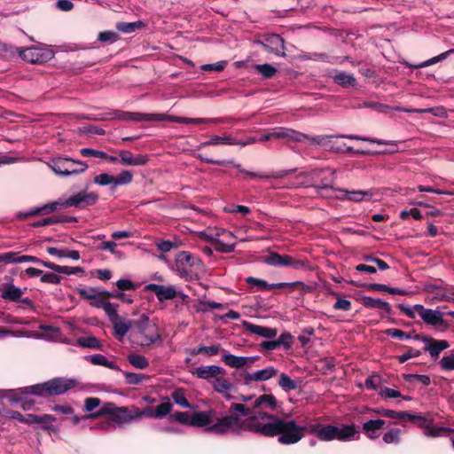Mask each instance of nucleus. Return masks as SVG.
Segmentation results:
<instances>
[{"label":"nucleus","instance_id":"6","mask_svg":"<svg viewBox=\"0 0 454 454\" xmlns=\"http://www.w3.org/2000/svg\"><path fill=\"white\" fill-rule=\"evenodd\" d=\"M296 178L298 183L294 186H311L317 190V194L323 195L324 191L333 189L335 176L331 168H318L309 173H300Z\"/></svg>","mask_w":454,"mask_h":454},{"label":"nucleus","instance_id":"19","mask_svg":"<svg viewBox=\"0 0 454 454\" xmlns=\"http://www.w3.org/2000/svg\"><path fill=\"white\" fill-rule=\"evenodd\" d=\"M385 425L386 421L384 419H370L363 423L362 430L369 439L375 440L380 437Z\"/></svg>","mask_w":454,"mask_h":454},{"label":"nucleus","instance_id":"27","mask_svg":"<svg viewBox=\"0 0 454 454\" xmlns=\"http://www.w3.org/2000/svg\"><path fill=\"white\" fill-rule=\"evenodd\" d=\"M243 325L247 332L267 339H274L278 334L275 328L257 325L249 322H244Z\"/></svg>","mask_w":454,"mask_h":454},{"label":"nucleus","instance_id":"40","mask_svg":"<svg viewBox=\"0 0 454 454\" xmlns=\"http://www.w3.org/2000/svg\"><path fill=\"white\" fill-rule=\"evenodd\" d=\"M432 423L433 422H429L427 424V426L425 427V429H424V435L425 436L432 437V438L439 437V436L442 435V433L450 431V429L448 428V427H433Z\"/></svg>","mask_w":454,"mask_h":454},{"label":"nucleus","instance_id":"36","mask_svg":"<svg viewBox=\"0 0 454 454\" xmlns=\"http://www.w3.org/2000/svg\"><path fill=\"white\" fill-rule=\"evenodd\" d=\"M77 344L82 348H90L94 349H102L103 347L100 340L92 335L78 338Z\"/></svg>","mask_w":454,"mask_h":454},{"label":"nucleus","instance_id":"28","mask_svg":"<svg viewBox=\"0 0 454 454\" xmlns=\"http://www.w3.org/2000/svg\"><path fill=\"white\" fill-rule=\"evenodd\" d=\"M64 200H59L58 201H54L52 203H50V204H46L41 207H35L34 209H31L26 213H19L17 215V216L19 218H27V217H30V216H34L35 215H39V214H49V213H51V212H54L58 206H61L62 207V202H63Z\"/></svg>","mask_w":454,"mask_h":454},{"label":"nucleus","instance_id":"8","mask_svg":"<svg viewBox=\"0 0 454 454\" xmlns=\"http://www.w3.org/2000/svg\"><path fill=\"white\" fill-rule=\"evenodd\" d=\"M358 430L354 425H344L336 427L332 425H321L317 438L321 441L330 442L333 440L350 441L356 439Z\"/></svg>","mask_w":454,"mask_h":454},{"label":"nucleus","instance_id":"60","mask_svg":"<svg viewBox=\"0 0 454 454\" xmlns=\"http://www.w3.org/2000/svg\"><path fill=\"white\" fill-rule=\"evenodd\" d=\"M119 39V35L112 30L103 31L98 34V40L102 43H113Z\"/></svg>","mask_w":454,"mask_h":454},{"label":"nucleus","instance_id":"58","mask_svg":"<svg viewBox=\"0 0 454 454\" xmlns=\"http://www.w3.org/2000/svg\"><path fill=\"white\" fill-rule=\"evenodd\" d=\"M118 304L111 303L106 301L105 305L102 307L104 311L108 315L111 323L115 320V317H119L118 315Z\"/></svg>","mask_w":454,"mask_h":454},{"label":"nucleus","instance_id":"53","mask_svg":"<svg viewBox=\"0 0 454 454\" xmlns=\"http://www.w3.org/2000/svg\"><path fill=\"white\" fill-rule=\"evenodd\" d=\"M407 420H410L411 422H414L417 424L419 427H422L425 429V427L427 426L429 422H433L432 419H428L427 417L421 416V415H415L408 413V416L406 417Z\"/></svg>","mask_w":454,"mask_h":454},{"label":"nucleus","instance_id":"11","mask_svg":"<svg viewBox=\"0 0 454 454\" xmlns=\"http://www.w3.org/2000/svg\"><path fill=\"white\" fill-rule=\"evenodd\" d=\"M19 55L22 59L30 63H39L45 60L43 53L40 49L29 47L26 49H19L17 51L12 46L2 44V59H12Z\"/></svg>","mask_w":454,"mask_h":454},{"label":"nucleus","instance_id":"35","mask_svg":"<svg viewBox=\"0 0 454 454\" xmlns=\"http://www.w3.org/2000/svg\"><path fill=\"white\" fill-rule=\"evenodd\" d=\"M333 81L335 83L345 88L354 87L356 85L355 77L352 74L344 72L336 74L333 76Z\"/></svg>","mask_w":454,"mask_h":454},{"label":"nucleus","instance_id":"57","mask_svg":"<svg viewBox=\"0 0 454 454\" xmlns=\"http://www.w3.org/2000/svg\"><path fill=\"white\" fill-rule=\"evenodd\" d=\"M126 383L129 385H137L143 382L147 377L144 374L134 372H124Z\"/></svg>","mask_w":454,"mask_h":454},{"label":"nucleus","instance_id":"43","mask_svg":"<svg viewBox=\"0 0 454 454\" xmlns=\"http://www.w3.org/2000/svg\"><path fill=\"white\" fill-rule=\"evenodd\" d=\"M254 67L259 74L267 79L272 78L277 73V69L269 64L254 65Z\"/></svg>","mask_w":454,"mask_h":454},{"label":"nucleus","instance_id":"34","mask_svg":"<svg viewBox=\"0 0 454 454\" xmlns=\"http://www.w3.org/2000/svg\"><path fill=\"white\" fill-rule=\"evenodd\" d=\"M44 267L51 269L58 273H63L67 275H74L80 272H83V269L81 267H67V266H60L55 264L53 262H46L44 263Z\"/></svg>","mask_w":454,"mask_h":454},{"label":"nucleus","instance_id":"33","mask_svg":"<svg viewBox=\"0 0 454 454\" xmlns=\"http://www.w3.org/2000/svg\"><path fill=\"white\" fill-rule=\"evenodd\" d=\"M278 404L276 397L272 395H262L257 397L254 403V408L268 407L275 410Z\"/></svg>","mask_w":454,"mask_h":454},{"label":"nucleus","instance_id":"15","mask_svg":"<svg viewBox=\"0 0 454 454\" xmlns=\"http://www.w3.org/2000/svg\"><path fill=\"white\" fill-rule=\"evenodd\" d=\"M278 371L273 366H268L254 372H246L243 376L244 384L250 385L252 382H262L276 377Z\"/></svg>","mask_w":454,"mask_h":454},{"label":"nucleus","instance_id":"59","mask_svg":"<svg viewBox=\"0 0 454 454\" xmlns=\"http://www.w3.org/2000/svg\"><path fill=\"white\" fill-rule=\"evenodd\" d=\"M226 60H220L214 64H205L200 67L201 70L206 72H221L223 71L226 66H227Z\"/></svg>","mask_w":454,"mask_h":454},{"label":"nucleus","instance_id":"55","mask_svg":"<svg viewBox=\"0 0 454 454\" xmlns=\"http://www.w3.org/2000/svg\"><path fill=\"white\" fill-rule=\"evenodd\" d=\"M99 290L94 287H79L76 289L77 294L88 301L95 300V295Z\"/></svg>","mask_w":454,"mask_h":454},{"label":"nucleus","instance_id":"1","mask_svg":"<svg viewBox=\"0 0 454 454\" xmlns=\"http://www.w3.org/2000/svg\"><path fill=\"white\" fill-rule=\"evenodd\" d=\"M245 432H251L267 437L278 436L284 445L297 443L303 438L302 428L294 419H285L264 411H253L246 418Z\"/></svg>","mask_w":454,"mask_h":454},{"label":"nucleus","instance_id":"32","mask_svg":"<svg viewBox=\"0 0 454 454\" xmlns=\"http://www.w3.org/2000/svg\"><path fill=\"white\" fill-rule=\"evenodd\" d=\"M282 267H290L294 270H306L309 268V262L287 254H283Z\"/></svg>","mask_w":454,"mask_h":454},{"label":"nucleus","instance_id":"62","mask_svg":"<svg viewBox=\"0 0 454 454\" xmlns=\"http://www.w3.org/2000/svg\"><path fill=\"white\" fill-rule=\"evenodd\" d=\"M2 262L4 263H20L21 255L16 252H7L2 254Z\"/></svg>","mask_w":454,"mask_h":454},{"label":"nucleus","instance_id":"14","mask_svg":"<svg viewBox=\"0 0 454 454\" xmlns=\"http://www.w3.org/2000/svg\"><path fill=\"white\" fill-rule=\"evenodd\" d=\"M285 138L288 141L294 142H305L309 141L311 143H315L317 145H328L333 137L331 136H317V137H309L301 132L296 131L292 129H287L286 132Z\"/></svg>","mask_w":454,"mask_h":454},{"label":"nucleus","instance_id":"4","mask_svg":"<svg viewBox=\"0 0 454 454\" xmlns=\"http://www.w3.org/2000/svg\"><path fill=\"white\" fill-rule=\"evenodd\" d=\"M120 117L123 120L132 121H172L184 124H215L221 122L220 119L217 118H186L172 116L167 114H142V113H131L124 112Z\"/></svg>","mask_w":454,"mask_h":454},{"label":"nucleus","instance_id":"17","mask_svg":"<svg viewBox=\"0 0 454 454\" xmlns=\"http://www.w3.org/2000/svg\"><path fill=\"white\" fill-rule=\"evenodd\" d=\"M135 406L117 407L110 421L119 426H123L136 420Z\"/></svg>","mask_w":454,"mask_h":454},{"label":"nucleus","instance_id":"54","mask_svg":"<svg viewBox=\"0 0 454 454\" xmlns=\"http://www.w3.org/2000/svg\"><path fill=\"white\" fill-rule=\"evenodd\" d=\"M140 27V22H119L116 24V28L125 34L131 33Z\"/></svg>","mask_w":454,"mask_h":454},{"label":"nucleus","instance_id":"61","mask_svg":"<svg viewBox=\"0 0 454 454\" xmlns=\"http://www.w3.org/2000/svg\"><path fill=\"white\" fill-rule=\"evenodd\" d=\"M236 244H225L220 239L215 240L214 249L220 253H231L235 250Z\"/></svg>","mask_w":454,"mask_h":454},{"label":"nucleus","instance_id":"3","mask_svg":"<svg viewBox=\"0 0 454 454\" xmlns=\"http://www.w3.org/2000/svg\"><path fill=\"white\" fill-rule=\"evenodd\" d=\"M129 338L133 344L141 347H151L162 343V337L157 326L150 324L149 317L145 314L134 322Z\"/></svg>","mask_w":454,"mask_h":454},{"label":"nucleus","instance_id":"56","mask_svg":"<svg viewBox=\"0 0 454 454\" xmlns=\"http://www.w3.org/2000/svg\"><path fill=\"white\" fill-rule=\"evenodd\" d=\"M107 291H98V294L95 295V300H90V304L95 308H100L105 305V303L107 301Z\"/></svg>","mask_w":454,"mask_h":454},{"label":"nucleus","instance_id":"23","mask_svg":"<svg viewBox=\"0 0 454 454\" xmlns=\"http://www.w3.org/2000/svg\"><path fill=\"white\" fill-rule=\"evenodd\" d=\"M339 192L340 195L338 196L340 200H348L353 202H361L364 200H370L372 198V192L370 191H347L344 189H340Z\"/></svg>","mask_w":454,"mask_h":454},{"label":"nucleus","instance_id":"48","mask_svg":"<svg viewBox=\"0 0 454 454\" xmlns=\"http://www.w3.org/2000/svg\"><path fill=\"white\" fill-rule=\"evenodd\" d=\"M116 409L117 407L113 403H106L99 409L98 412L91 414L90 418L95 419L99 416L109 415L110 419H112Z\"/></svg>","mask_w":454,"mask_h":454},{"label":"nucleus","instance_id":"47","mask_svg":"<svg viewBox=\"0 0 454 454\" xmlns=\"http://www.w3.org/2000/svg\"><path fill=\"white\" fill-rule=\"evenodd\" d=\"M171 398L179 406H181L183 408H191V404L188 402V400L186 399V397L184 394V391L182 389H177V390L174 391L171 394Z\"/></svg>","mask_w":454,"mask_h":454},{"label":"nucleus","instance_id":"20","mask_svg":"<svg viewBox=\"0 0 454 454\" xmlns=\"http://www.w3.org/2000/svg\"><path fill=\"white\" fill-rule=\"evenodd\" d=\"M223 361L231 368L239 369L245 365L253 364L256 356H237L223 350Z\"/></svg>","mask_w":454,"mask_h":454},{"label":"nucleus","instance_id":"42","mask_svg":"<svg viewBox=\"0 0 454 454\" xmlns=\"http://www.w3.org/2000/svg\"><path fill=\"white\" fill-rule=\"evenodd\" d=\"M133 174L129 170H122L117 176H114V189L119 185H125L131 183Z\"/></svg>","mask_w":454,"mask_h":454},{"label":"nucleus","instance_id":"45","mask_svg":"<svg viewBox=\"0 0 454 454\" xmlns=\"http://www.w3.org/2000/svg\"><path fill=\"white\" fill-rule=\"evenodd\" d=\"M262 262L270 266L282 267L283 254L270 252L263 258Z\"/></svg>","mask_w":454,"mask_h":454},{"label":"nucleus","instance_id":"10","mask_svg":"<svg viewBox=\"0 0 454 454\" xmlns=\"http://www.w3.org/2000/svg\"><path fill=\"white\" fill-rule=\"evenodd\" d=\"M50 167L54 173L64 176L80 174L88 168L86 163L70 158L54 159Z\"/></svg>","mask_w":454,"mask_h":454},{"label":"nucleus","instance_id":"51","mask_svg":"<svg viewBox=\"0 0 454 454\" xmlns=\"http://www.w3.org/2000/svg\"><path fill=\"white\" fill-rule=\"evenodd\" d=\"M246 282L252 286H256L258 290L270 291V284L267 283L263 279L254 277H248L246 278Z\"/></svg>","mask_w":454,"mask_h":454},{"label":"nucleus","instance_id":"29","mask_svg":"<svg viewBox=\"0 0 454 454\" xmlns=\"http://www.w3.org/2000/svg\"><path fill=\"white\" fill-rule=\"evenodd\" d=\"M238 144H239V141H237V139H235L234 137H232L231 136L220 137V136L215 135V136H212L209 140L203 142L200 147L202 148V147L210 146V145L216 146V145H238Z\"/></svg>","mask_w":454,"mask_h":454},{"label":"nucleus","instance_id":"7","mask_svg":"<svg viewBox=\"0 0 454 454\" xmlns=\"http://www.w3.org/2000/svg\"><path fill=\"white\" fill-rule=\"evenodd\" d=\"M202 268L201 261L189 252L181 251L176 255L175 269L178 276L185 280L198 278V270Z\"/></svg>","mask_w":454,"mask_h":454},{"label":"nucleus","instance_id":"64","mask_svg":"<svg viewBox=\"0 0 454 454\" xmlns=\"http://www.w3.org/2000/svg\"><path fill=\"white\" fill-rule=\"evenodd\" d=\"M440 364L443 370H446V371L454 370V353L444 356L441 359Z\"/></svg>","mask_w":454,"mask_h":454},{"label":"nucleus","instance_id":"37","mask_svg":"<svg viewBox=\"0 0 454 454\" xmlns=\"http://www.w3.org/2000/svg\"><path fill=\"white\" fill-rule=\"evenodd\" d=\"M128 361L132 366H134L135 368H137V369L142 370V369H145L149 366L148 359L145 356H142L139 354H135V353L129 354L128 356Z\"/></svg>","mask_w":454,"mask_h":454},{"label":"nucleus","instance_id":"41","mask_svg":"<svg viewBox=\"0 0 454 454\" xmlns=\"http://www.w3.org/2000/svg\"><path fill=\"white\" fill-rule=\"evenodd\" d=\"M94 183L101 186L111 185V189L114 190V176L107 173L96 176L94 177Z\"/></svg>","mask_w":454,"mask_h":454},{"label":"nucleus","instance_id":"22","mask_svg":"<svg viewBox=\"0 0 454 454\" xmlns=\"http://www.w3.org/2000/svg\"><path fill=\"white\" fill-rule=\"evenodd\" d=\"M192 373L200 379L208 380L212 378L215 380L220 375H223L225 370L218 365H207L196 368Z\"/></svg>","mask_w":454,"mask_h":454},{"label":"nucleus","instance_id":"44","mask_svg":"<svg viewBox=\"0 0 454 454\" xmlns=\"http://www.w3.org/2000/svg\"><path fill=\"white\" fill-rule=\"evenodd\" d=\"M414 112L417 113H428L433 114L434 116L440 117V118H447L448 113L447 110L443 106H435L431 108H421V109H416Z\"/></svg>","mask_w":454,"mask_h":454},{"label":"nucleus","instance_id":"50","mask_svg":"<svg viewBox=\"0 0 454 454\" xmlns=\"http://www.w3.org/2000/svg\"><path fill=\"white\" fill-rule=\"evenodd\" d=\"M170 419L182 425L192 426V416L185 411H176L170 415Z\"/></svg>","mask_w":454,"mask_h":454},{"label":"nucleus","instance_id":"21","mask_svg":"<svg viewBox=\"0 0 454 454\" xmlns=\"http://www.w3.org/2000/svg\"><path fill=\"white\" fill-rule=\"evenodd\" d=\"M200 158L202 159L204 161H206L207 163H211V164H216V165H219V166L231 165L234 168H238L239 173H242V174L246 175L247 177L260 178V179H269V178H270V176H268V175H262V174H259V173H255V172L247 171V170L242 168L239 164H236V163H234L231 160H213V159H209V158H202L201 156H200Z\"/></svg>","mask_w":454,"mask_h":454},{"label":"nucleus","instance_id":"13","mask_svg":"<svg viewBox=\"0 0 454 454\" xmlns=\"http://www.w3.org/2000/svg\"><path fill=\"white\" fill-rule=\"evenodd\" d=\"M27 288H20L13 284H6L2 288V299L20 302L27 307H33V301L28 297H23Z\"/></svg>","mask_w":454,"mask_h":454},{"label":"nucleus","instance_id":"5","mask_svg":"<svg viewBox=\"0 0 454 454\" xmlns=\"http://www.w3.org/2000/svg\"><path fill=\"white\" fill-rule=\"evenodd\" d=\"M77 385L74 379L54 378L41 384L20 388L24 395H34L40 397L60 395Z\"/></svg>","mask_w":454,"mask_h":454},{"label":"nucleus","instance_id":"26","mask_svg":"<svg viewBox=\"0 0 454 454\" xmlns=\"http://www.w3.org/2000/svg\"><path fill=\"white\" fill-rule=\"evenodd\" d=\"M423 340L427 344L425 350L427 351L433 358H438L442 351L450 347L445 340H434L433 338H424Z\"/></svg>","mask_w":454,"mask_h":454},{"label":"nucleus","instance_id":"46","mask_svg":"<svg viewBox=\"0 0 454 454\" xmlns=\"http://www.w3.org/2000/svg\"><path fill=\"white\" fill-rule=\"evenodd\" d=\"M220 351H223L220 345H212V346H201L193 351V354H205L208 356H215Z\"/></svg>","mask_w":454,"mask_h":454},{"label":"nucleus","instance_id":"31","mask_svg":"<svg viewBox=\"0 0 454 454\" xmlns=\"http://www.w3.org/2000/svg\"><path fill=\"white\" fill-rule=\"evenodd\" d=\"M86 359L93 364L102 365L112 370H120L118 365L114 362L108 360L104 355L96 354L86 356Z\"/></svg>","mask_w":454,"mask_h":454},{"label":"nucleus","instance_id":"24","mask_svg":"<svg viewBox=\"0 0 454 454\" xmlns=\"http://www.w3.org/2000/svg\"><path fill=\"white\" fill-rule=\"evenodd\" d=\"M136 320H126L121 317H115L112 322L114 330V336L118 340L121 341L128 332L133 329V324Z\"/></svg>","mask_w":454,"mask_h":454},{"label":"nucleus","instance_id":"38","mask_svg":"<svg viewBox=\"0 0 454 454\" xmlns=\"http://www.w3.org/2000/svg\"><path fill=\"white\" fill-rule=\"evenodd\" d=\"M278 386L285 391L289 392L297 388V382L292 380L287 374L281 373L278 379Z\"/></svg>","mask_w":454,"mask_h":454},{"label":"nucleus","instance_id":"18","mask_svg":"<svg viewBox=\"0 0 454 454\" xmlns=\"http://www.w3.org/2000/svg\"><path fill=\"white\" fill-rule=\"evenodd\" d=\"M259 43L269 52L278 55L284 54V40L278 35H268L264 37V40L259 42Z\"/></svg>","mask_w":454,"mask_h":454},{"label":"nucleus","instance_id":"39","mask_svg":"<svg viewBox=\"0 0 454 454\" xmlns=\"http://www.w3.org/2000/svg\"><path fill=\"white\" fill-rule=\"evenodd\" d=\"M284 287L288 288V290L290 292L293 291L294 288H299L302 291L309 289V287L303 282L295 281V282H291V283L282 282V283L270 284V290L279 289V288H284Z\"/></svg>","mask_w":454,"mask_h":454},{"label":"nucleus","instance_id":"2","mask_svg":"<svg viewBox=\"0 0 454 454\" xmlns=\"http://www.w3.org/2000/svg\"><path fill=\"white\" fill-rule=\"evenodd\" d=\"M249 414V407L242 403H231L229 413L220 418L216 417L215 410H207L194 412L192 415V427H205L207 432L216 434L245 433L247 415Z\"/></svg>","mask_w":454,"mask_h":454},{"label":"nucleus","instance_id":"63","mask_svg":"<svg viewBox=\"0 0 454 454\" xmlns=\"http://www.w3.org/2000/svg\"><path fill=\"white\" fill-rule=\"evenodd\" d=\"M80 153L83 157L107 158V154L105 152L91 148H82L80 150Z\"/></svg>","mask_w":454,"mask_h":454},{"label":"nucleus","instance_id":"49","mask_svg":"<svg viewBox=\"0 0 454 454\" xmlns=\"http://www.w3.org/2000/svg\"><path fill=\"white\" fill-rule=\"evenodd\" d=\"M401 429L393 428L386 432L383 435V441L387 443H398L400 442Z\"/></svg>","mask_w":454,"mask_h":454},{"label":"nucleus","instance_id":"25","mask_svg":"<svg viewBox=\"0 0 454 454\" xmlns=\"http://www.w3.org/2000/svg\"><path fill=\"white\" fill-rule=\"evenodd\" d=\"M213 387L227 400L234 398L231 395V392L235 391L234 385L221 375L213 381Z\"/></svg>","mask_w":454,"mask_h":454},{"label":"nucleus","instance_id":"12","mask_svg":"<svg viewBox=\"0 0 454 454\" xmlns=\"http://www.w3.org/2000/svg\"><path fill=\"white\" fill-rule=\"evenodd\" d=\"M98 198L99 195L98 192H87L86 191H81L64 200L62 202V207H74L79 209H83L95 205L98 202Z\"/></svg>","mask_w":454,"mask_h":454},{"label":"nucleus","instance_id":"30","mask_svg":"<svg viewBox=\"0 0 454 454\" xmlns=\"http://www.w3.org/2000/svg\"><path fill=\"white\" fill-rule=\"evenodd\" d=\"M363 304L366 308L379 309L385 311L387 314L391 313V306L389 305V303L381 299H375V298L364 296L363 298Z\"/></svg>","mask_w":454,"mask_h":454},{"label":"nucleus","instance_id":"9","mask_svg":"<svg viewBox=\"0 0 454 454\" xmlns=\"http://www.w3.org/2000/svg\"><path fill=\"white\" fill-rule=\"evenodd\" d=\"M398 308L411 319L415 318L416 315H419L421 319L429 325L437 326L443 324V315L439 310L427 309L421 304H416L414 306L399 304Z\"/></svg>","mask_w":454,"mask_h":454},{"label":"nucleus","instance_id":"16","mask_svg":"<svg viewBox=\"0 0 454 454\" xmlns=\"http://www.w3.org/2000/svg\"><path fill=\"white\" fill-rule=\"evenodd\" d=\"M145 290L153 292L159 301L173 300L177 297L178 291L174 286H162L157 284H149L145 286Z\"/></svg>","mask_w":454,"mask_h":454},{"label":"nucleus","instance_id":"52","mask_svg":"<svg viewBox=\"0 0 454 454\" xmlns=\"http://www.w3.org/2000/svg\"><path fill=\"white\" fill-rule=\"evenodd\" d=\"M173 404L170 402L161 403L154 408L156 419H161L170 413Z\"/></svg>","mask_w":454,"mask_h":454}]
</instances>
